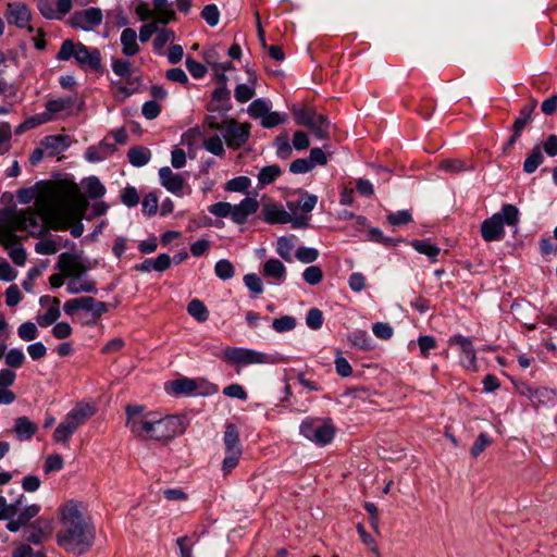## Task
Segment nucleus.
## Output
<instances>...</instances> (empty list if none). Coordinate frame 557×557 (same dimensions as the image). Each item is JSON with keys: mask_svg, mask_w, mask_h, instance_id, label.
Masks as SVG:
<instances>
[{"mask_svg": "<svg viewBox=\"0 0 557 557\" xmlns=\"http://www.w3.org/2000/svg\"><path fill=\"white\" fill-rule=\"evenodd\" d=\"M87 208L88 201L75 183H50L38 194L34 209L13 214V226L33 236L40 235L46 226L63 231L72 221L84 216Z\"/></svg>", "mask_w": 557, "mask_h": 557, "instance_id": "f257e3e1", "label": "nucleus"}, {"mask_svg": "<svg viewBox=\"0 0 557 557\" xmlns=\"http://www.w3.org/2000/svg\"><path fill=\"white\" fill-rule=\"evenodd\" d=\"M125 425L129 433L139 441H151L166 444L183 434L188 425L184 417H158L145 411L143 406L128 405L125 408Z\"/></svg>", "mask_w": 557, "mask_h": 557, "instance_id": "f03ea898", "label": "nucleus"}, {"mask_svg": "<svg viewBox=\"0 0 557 557\" xmlns=\"http://www.w3.org/2000/svg\"><path fill=\"white\" fill-rule=\"evenodd\" d=\"M59 517L58 545L74 555L86 553L94 543L95 528L83 505L69 500L60 508Z\"/></svg>", "mask_w": 557, "mask_h": 557, "instance_id": "7ed1b4c3", "label": "nucleus"}, {"mask_svg": "<svg viewBox=\"0 0 557 557\" xmlns=\"http://www.w3.org/2000/svg\"><path fill=\"white\" fill-rule=\"evenodd\" d=\"M95 413V406L83 401L77 403L55 428L53 441L58 444L67 445L71 436Z\"/></svg>", "mask_w": 557, "mask_h": 557, "instance_id": "20e7f679", "label": "nucleus"}, {"mask_svg": "<svg viewBox=\"0 0 557 557\" xmlns=\"http://www.w3.org/2000/svg\"><path fill=\"white\" fill-rule=\"evenodd\" d=\"M74 59L79 66H88L98 71L101 66V54L96 48H88L82 42L66 39L62 42L57 60L69 61Z\"/></svg>", "mask_w": 557, "mask_h": 557, "instance_id": "39448f33", "label": "nucleus"}, {"mask_svg": "<svg viewBox=\"0 0 557 557\" xmlns=\"http://www.w3.org/2000/svg\"><path fill=\"white\" fill-rule=\"evenodd\" d=\"M519 221V211L513 205H505L502 211L484 220L481 224V235L485 242H497L505 235L504 225L513 226Z\"/></svg>", "mask_w": 557, "mask_h": 557, "instance_id": "423d86ee", "label": "nucleus"}, {"mask_svg": "<svg viewBox=\"0 0 557 557\" xmlns=\"http://www.w3.org/2000/svg\"><path fill=\"white\" fill-rule=\"evenodd\" d=\"M63 310L67 315L73 317L77 311L86 312V325H96L98 320L108 312V305L103 301H97L90 296H82L70 299L64 302Z\"/></svg>", "mask_w": 557, "mask_h": 557, "instance_id": "0eeeda50", "label": "nucleus"}, {"mask_svg": "<svg viewBox=\"0 0 557 557\" xmlns=\"http://www.w3.org/2000/svg\"><path fill=\"white\" fill-rule=\"evenodd\" d=\"M335 432L336 429L329 418H307L300 424L301 435L320 446L330 444Z\"/></svg>", "mask_w": 557, "mask_h": 557, "instance_id": "6e6552de", "label": "nucleus"}, {"mask_svg": "<svg viewBox=\"0 0 557 557\" xmlns=\"http://www.w3.org/2000/svg\"><path fill=\"white\" fill-rule=\"evenodd\" d=\"M221 358L230 364L242 367L275 362V359L271 355L242 347H226Z\"/></svg>", "mask_w": 557, "mask_h": 557, "instance_id": "1a4fd4ad", "label": "nucleus"}, {"mask_svg": "<svg viewBox=\"0 0 557 557\" xmlns=\"http://www.w3.org/2000/svg\"><path fill=\"white\" fill-rule=\"evenodd\" d=\"M222 133L226 145L232 149H236L248 140L250 135V124L238 123L233 119L226 120L224 121Z\"/></svg>", "mask_w": 557, "mask_h": 557, "instance_id": "9d476101", "label": "nucleus"}, {"mask_svg": "<svg viewBox=\"0 0 557 557\" xmlns=\"http://www.w3.org/2000/svg\"><path fill=\"white\" fill-rule=\"evenodd\" d=\"M248 113L253 119H260L262 126L268 128L274 127L286 121V119L280 113L271 112L268 102L263 99L252 101L248 107Z\"/></svg>", "mask_w": 557, "mask_h": 557, "instance_id": "9b49d317", "label": "nucleus"}, {"mask_svg": "<svg viewBox=\"0 0 557 557\" xmlns=\"http://www.w3.org/2000/svg\"><path fill=\"white\" fill-rule=\"evenodd\" d=\"M57 269L66 277L73 278L82 276L89 267L83 262L79 255L63 252L59 256Z\"/></svg>", "mask_w": 557, "mask_h": 557, "instance_id": "f8f14e48", "label": "nucleus"}, {"mask_svg": "<svg viewBox=\"0 0 557 557\" xmlns=\"http://www.w3.org/2000/svg\"><path fill=\"white\" fill-rule=\"evenodd\" d=\"M102 22V12L98 8H89L75 12L69 20L74 28L88 30L91 27L100 25Z\"/></svg>", "mask_w": 557, "mask_h": 557, "instance_id": "ddd939ff", "label": "nucleus"}, {"mask_svg": "<svg viewBox=\"0 0 557 557\" xmlns=\"http://www.w3.org/2000/svg\"><path fill=\"white\" fill-rule=\"evenodd\" d=\"M5 18L10 25L25 28L29 25L32 13L25 3L10 2L7 4Z\"/></svg>", "mask_w": 557, "mask_h": 557, "instance_id": "4468645a", "label": "nucleus"}, {"mask_svg": "<svg viewBox=\"0 0 557 557\" xmlns=\"http://www.w3.org/2000/svg\"><path fill=\"white\" fill-rule=\"evenodd\" d=\"M537 106V101L532 99L528 104L523 106L512 125V135L507 143V147L513 146L521 136L523 128L532 120V113Z\"/></svg>", "mask_w": 557, "mask_h": 557, "instance_id": "2eb2a0df", "label": "nucleus"}, {"mask_svg": "<svg viewBox=\"0 0 557 557\" xmlns=\"http://www.w3.org/2000/svg\"><path fill=\"white\" fill-rule=\"evenodd\" d=\"M52 523L48 519H37L28 528L26 541L32 544H40L48 539L52 533Z\"/></svg>", "mask_w": 557, "mask_h": 557, "instance_id": "dca6fc26", "label": "nucleus"}, {"mask_svg": "<svg viewBox=\"0 0 557 557\" xmlns=\"http://www.w3.org/2000/svg\"><path fill=\"white\" fill-rule=\"evenodd\" d=\"M41 306H48L45 314L37 317V323L42 326L53 324L60 317V300L57 297L44 296L40 298Z\"/></svg>", "mask_w": 557, "mask_h": 557, "instance_id": "f3484780", "label": "nucleus"}, {"mask_svg": "<svg viewBox=\"0 0 557 557\" xmlns=\"http://www.w3.org/2000/svg\"><path fill=\"white\" fill-rule=\"evenodd\" d=\"M259 208L257 199L247 197L240 203L233 206L232 221L236 224H243L247 218L256 213Z\"/></svg>", "mask_w": 557, "mask_h": 557, "instance_id": "a211bd4d", "label": "nucleus"}, {"mask_svg": "<svg viewBox=\"0 0 557 557\" xmlns=\"http://www.w3.org/2000/svg\"><path fill=\"white\" fill-rule=\"evenodd\" d=\"M520 394L527 396L535 406L556 399V392L550 388H533L527 384L519 387Z\"/></svg>", "mask_w": 557, "mask_h": 557, "instance_id": "6ab92c4d", "label": "nucleus"}, {"mask_svg": "<svg viewBox=\"0 0 557 557\" xmlns=\"http://www.w3.org/2000/svg\"><path fill=\"white\" fill-rule=\"evenodd\" d=\"M160 181L163 187L173 194L182 191L184 180L180 174L174 173L169 166L159 170Z\"/></svg>", "mask_w": 557, "mask_h": 557, "instance_id": "aec40b11", "label": "nucleus"}, {"mask_svg": "<svg viewBox=\"0 0 557 557\" xmlns=\"http://www.w3.org/2000/svg\"><path fill=\"white\" fill-rule=\"evenodd\" d=\"M176 544L180 548L181 557H195L194 550L197 552L199 557H208V553L202 544L198 540H193L189 536H182L176 540Z\"/></svg>", "mask_w": 557, "mask_h": 557, "instance_id": "412c9836", "label": "nucleus"}, {"mask_svg": "<svg viewBox=\"0 0 557 557\" xmlns=\"http://www.w3.org/2000/svg\"><path fill=\"white\" fill-rule=\"evenodd\" d=\"M262 214L264 221L268 223H281L286 224L292 222V216L281 206L275 203H265L262 208Z\"/></svg>", "mask_w": 557, "mask_h": 557, "instance_id": "4be33fe9", "label": "nucleus"}, {"mask_svg": "<svg viewBox=\"0 0 557 557\" xmlns=\"http://www.w3.org/2000/svg\"><path fill=\"white\" fill-rule=\"evenodd\" d=\"M71 140L67 136L51 135L45 137L40 145L49 156H55L70 147Z\"/></svg>", "mask_w": 557, "mask_h": 557, "instance_id": "5701e85b", "label": "nucleus"}, {"mask_svg": "<svg viewBox=\"0 0 557 557\" xmlns=\"http://www.w3.org/2000/svg\"><path fill=\"white\" fill-rule=\"evenodd\" d=\"M152 2L156 22L166 25L170 22L175 21V11L172 9V5L168 0H152Z\"/></svg>", "mask_w": 557, "mask_h": 557, "instance_id": "b1692460", "label": "nucleus"}, {"mask_svg": "<svg viewBox=\"0 0 557 557\" xmlns=\"http://www.w3.org/2000/svg\"><path fill=\"white\" fill-rule=\"evenodd\" d=\"M223 443L226 453H243L239 433L234 424H227L225 428Z\"/></svg>", "mask_w": 557, "mask_h": 557, "instance_id": "393cba45", "label": "nucleus"}, {"mask_svg": "<svg viewBox=\"0 0 557 557\" xmlns=\"http://www.w3.org/2000/svg\"><path fill=\"white\" fill-rule=\"evenodd\" d=\"M122 52L126 57H133L140 50L137 44V34L133 28H125L121 34Z\"/></svg>", "mask_w": 557, "mask_h": 557, "instance_id": "a878e982", "label": "nucleus"}, {"mask_svg": "<svg viewBox=\"0 0 557 557\" xmlns=\"http://www.w3.org/2000/svg\"><path fill=\"white\" fill-rule=\"evenodd\" d=\"M13 431L20 441H28L37 432V425L27 417H20L15 420Z\"/></svg>", "mask_w": 557, "mask_h": 557, "instance_id": "bb28decb", "label": "nucleus"}, {"mask_svg": "<svg viewBox=\"0 0 557 557\" xmlns=\"http://www.w3.org/2000/svg\"><path fill=\"white\" fill-rule=\"evenodd\" d=\"M66 290L70 294L95 293L97 292L96 282L91 278L73 277L66 284Z\"/></svg>", "mask_w": 557, "mask_h": 557, "instance_id": "cd10ccee", "label": "nucleus"}, {"mask_svg": "<svg viewBox=\"0 0 557 557\" xmlns=\"http://www.w3.org/2000/svg\"><path fill=\"white\" fill-rule=\"evenodd\" d=\"M307 127L313 133V135L317 138L325 140L330 137V131L332 125L330 120L325 115L318 114V116H315V119L312 120V122Z\"/></svg>", "mask_w": 557, "mask_h": 557, "instance_id": "c85d7f7f", "label": "nucleus"}, {"mask_svg": "<svg viewBox=\"0 0 557 557\" xmlns=\"http://www.w3.org/2000/svg\"><path fill=\"white\" fill-rule=\"evenodd\" d=\"M112 70L117 76L126 78V84H140L139 77H132L133 71L129 61L123 59H114L112 61Z\"/></svg>", "mask_w": 557, "mask_h": 557, "instance_id": "c756f323", "label": "nucleus"}, {"mask_svg": "<svg viewBox=\"0 0 557 557\" xmlns=\"http://www.w3.org/2000/svg\"><path fill=\"white\" fill-rule=\"evenodd\" d=\"M449 344L459 346L469 364H474L476 356L472 343L468 337L462 335H455L449 339Z\"/></svg>", "mask_w": 557, "mask_h": 557, "instance_id": "7c9ffc66", "label": "nucleus"}, {"mask_svg": "<svg viewBox=\"0 0 557 557\" xmlns=\"http://www.w3.org/2000/svg\"><path fill=\"white\" fill-rule=\"evenodd\" d=\"M263 275L268 277L275 278L277 281H283L286 275V268L282 261L278 259H269L263 264Z\"/></svg>", "mask_w": 557, "mask_h": 557, "instance_id": "2f4dec72", "label": "nucleus"}, {"mask_svg": "<svg viewBox=\"0 0 557 557\" xmlns=\"http://www.w3.org/2000/svg\"><path fill=\"white\" fill-rule=\"evenodd\" d=\"M543 161L544 157L542 154L541 148L539 145H536L524 160L523 171L528 174H531L536 171Z\"/></svg>", "mask_w": 557, "mask_h": 557, "instance_id": "473e14b6", "label": "nucleus"}, {"mask_svg": "<svg viewBox=\"0 0 557 557\" xmlns=\"http://www.w3.org/2000/svg\"><path fill=\"white\" fill-rule=\"evenodd\" d=\"M74 99L72 97L59 98L49 100L46 103V114H49L51 117L53 114L65 111L73 107Z\"/></svg>", "mask_w": 557, "mask_h": 557, "instance_id": "72a5a7b5", "label": "nucleus"}, {"mask_svg": "<svg viewBox=\"0 0 557 557\" xmlns=\"http://www.w3.org/2000/svg\"><path fill=\"white\" fill-rule=\"evenodd\" d=\"M282 173V170L278 165H268L260 170L258 174V184L259 186H265L273 183Z\"/></svg>", "mask_w": 557, "mask_h": 557, "instance_id": "f704fd0d", "label": "nucleus"}, {"mask_svg": "<svg viewBox=\"0 0 557 557\" xmlns=\"http://www.w3.org/2000/svg\"><path fill=\"white\" fill-rule=\"evenodd\" d=\"M440 169L445 172L457 174L466 171H473L474 166L471 164L468 165L459 159H446L441 162Z\"/></svg>", "mask_w": 557, "mask_h": 557, "instance_id": "c9c22d12", "label": "nucleus"}, {"mask_svg": "<svg viewBox=\"0 0 557 557\" xmlns=\"http://www.w3.org/2000/svg\"><path fill=\"white\" fill-rule=\"evenodd\" d=\"M187 312L198 322H206L209 318V311L207 307L199 299H193L188 304Z\"/></svg>", "mask_w": 557, "mask_h": 557, "instance_id": "e433bc0d", "label": "nucleus"}, {"mask_svg": "<svg viewBox=\"0 0 557 557\" xmlns=\"http://www.w3.org/2000/svg\"><path fill=\"white\" fill-rule=\"evenodd\" d=\"M128 161L134 166H143L150 160V152L143 147H134L128 150Z\"/></svg>", "mask_w": 557, "mask_h": 557, "instance_id": "4c0bfd02", "label": "nucleus"}, {"mask_svg": "<svg viewBox=\"0 0 557 557\" xmlns=\"http://www.w3.org/2000/svg\"><path fill=\"white\" fill-rule=\"evenodd\" d=\"M14 231L16 230L13 226L12 220L9 227L0 228V245H2L7 250L20 244Z\"/></svg>", "mask_w": 557, "mask_h": 557, "instance_id": "58836bf2", "label": "nucleus"}, {"mask_svg": "<svg viewBox=\"0 0 557 557\" xmlns=\"http://www.w3.org/2000/svg\"><path fill=\"white\" fill-rule=\"evenodd\" d=\"M173 393L175 394H191L196 391L197 384L191 379H178L171 383Z\"/></svg>", "mask_w": 557, "mask_h": 557, "instance_id": "ea45409f", "label": "nucleus"}, {"mask_svg": "<svg viewBox=\"0 0 557 557\" xmlns=\"http://www.w3.org/2000/svg\"><path fill=\"white\" fill-rule=\"evenodd\" d=\"M411 246L420 253L428 256L431 259H435L440 253V248L436 245L431 244L426 240H413Z\"/></svg>", "mask_w": 557, "mask_h": 557, "instance_id": "a19ab883", "label": "nucleus"}, {"mask_svg": "<svg viewBox=\"0 0 557 557\" xmlns=\"http://www.w3.org/2000/svg\"><path fill=\"white\" fill-rule=\"evenodd\" d=\"M293 114L297 124L308 126L312 122V120H314L315 116H318L319 113L311 109L294 107Z\"/></svg>", "mask_w": 557, "mask_h": 557, "instance_id": "79ce46f5", "label": "nucleus"}, {"mask_svg": "<svg viewBox=\"0 0 557 557\" xmlns=\"http://www.w3.org/2000/svg\"><path fill=\"white\" fill-rule=\"evenodd\" d=\"M348 339L352 346L360 349L369 350L372 348L371 341L366 331H355L349 334Z\"/></svg>", "mask_w": 557, "mask_h": 557, "instance_id": "37998d69", "label": "nucleus"}, {"mask_svg": "<svg viewBox=\"0 0 557 557\" xmlns=\"http://www.w3.org/2000/svg\"><path fill=\"white\" fill-rule=\"evenodd\" d=\"M17 334L22 341L30 342L37 338L38 329L35 323L25 322L18 326Z\"/></svg>", "mask_w": 557, "mask_h": 557, "instance_id": "c03bdc74", "label": "nucleus"}, {"mask_svg": "<svg viewBox=\"0 0 557 557\" xmlns=\"http://www.w3.org/2000/svg\"><path fill=\"white\" fill-rule=\"evenodd\" d=\"M272 326L277 333L288 332L295 329L296 319L292 315H283L278 319H274Z\"/></svg>", "mask_w": 557, "mask_h": 557, "instance_id": "a18cd8bd", "label": "nucleus"}, {"mask_svg": "<svg viewBox=\"0 0 557 557\" xmlns=\"http://www.w3.org/2000/svg\"><path fill=\"white\" fill-rule=\"evenodd\" d=\"M203 147L207 151L219 157L223 156L225 151L223 147V141L218 135L205 139Z\"/></svg>", "mask_w": 557, "mask_h": 557, "instance_id": "49530a36", "label": "nucleus"}, {"mask_svg": "<svg viewBox=\"0 0 557 557\" xmlns=\"http://www.w3.org/2000/svg\"><path fill=\"white\" fill-rule=\"evenodd\" d=\"M276 154L282 159H288L292 156L293 149L289 144L288 136L281 135L275 139Z\"/></svg>", "mask_w": 557, "mask_h": 557, "instance_id": "de8ad7c7", "label": "nucleus"}, {"mask_svg": "<svg viewBox=\"0 0 557 557\" xmlns=\"http://www.w3.org/2000/svg\"><path fill=\"white\" fill-rule=\"evenodd\" d=\"M214 271H215V274L221 280H230V278H232L234 276V267L226 259L219 260L215 263Z\"/></svg>", "mask_w": 557, "mask_h": 557, "instance_id": "09e8293b", "label": "nucleus"}, {"mask_svg": "<svg viewBox=\"0 0 557 557\" xmlns=\"http://www.w3.org/2000/svg\"><path fill=\"white\" fill-rule=\"evenodd\" d=\"M201 17L209 26H216L220 21V11L215 4H208L202 9Z\"/></svg>", "mask_w": 557, "mask_h": 557, "instance_id": "8fccbe9b", "label": "nucleus"}, {"mask_svg": "<svg viewBox=\"0 0 557 557\" xmlns=\"http://www.w3.org/2000/svg\"><path fill=\"white\" fill-rule=\"evenodd\" d=\"M243 453H226L222 461V472L224 475L230 474L239 463Z\"/></svg>", "mask_w": 557, "mask_h": 557, "instance_id": "3c124183", "label": "nucleus"}, {"mask_svg": "<svg viewBox=\"0 0 557 557\" xmlns=\"http://www.w3.org/2000/svg\"><path fill=\"white\" fill-rule=\"evenodd\" d=\"M64 467V460L61 455L52 454L48 455L45 460L44 470L45 473H50L53 471H60Z\"/></svg>", "mask_w": 557, "mask_h": 557, "instance_id": "603ef678", "label": "nucleus"}, {"mask_svg": "<svg viewBox=\"0 0 557 557\" xmlns=\"http://www.w3.org/2000/svg\"><path fill=\"white\" fill-rule=\"evenodd\" d=\"M492 444V440L486 433L479 434L478 438L473 443L470 454L472 458H476L479 455H481L484 449Z\"/></svg>", "mask_w": 557, "mask_h": 557, "instance_id": "864d4df0", "label": "nucleus"}, {"mask_svg": "<svg viewBox=\"0 0 557 557\" xmlns=\"http://www.w3.org/2000/svg\"><path fill=\"white\" fill-rule=\"evenodd\" d=\"M304 280L310 285L319 284L323 278V272L318 265H310L302 273Z\"/></svg>", "mask_w": 557, "mask_h": 557, "instance_id": "5fc2aeb1", "label": "nucleus"}, {"mask_svg": "<svg viewBox=\"0 0 557 557\" xmlns=\"http://www.w3.org/2000/svg\"><path fill=\"white\" fill-rule=\"evenodd\" d=\"M87 194L90 198H100L104 195L106 188L97 177H89L86 184Z\"/></svg>", "mask_w": 557, "mask_h": 557, "instance_id": "6e6d98bb", "label": "nucleus"}, {"mask_svg": "<svg viewBox=\"0 0 557 557\" xmlns=\"http://www.w3.org/2000/svg\"><path fill=\"white\" fill-rule=\"evenodd\" d=\"M294 248V244L292 242V239L287 238V237H280L277 239V245H276V252L286 261H290L292 260V250Z\"/></svg>", "mask_w": 557, "mask_h": 557, "instance_id": "4d7b16f0", "label": "nucleus"}, {"mask_svg": "<svg viewBox=\"0 0 557 557\" xmlns=\"http://www.w3.org/2000/svg\"><path fill=\"white\" fill-rule=\"evenodd\" d=\"M25 362V356L18 348L9 350L5 355V363L11 368H20Z\"/></svg>", "mask_w": 557, "mask_h": 557, "instance_id": "13d9d810", "label": "nucleus"}, {"mask_svg": "<svg viewBox=\"0 0 557 557\" xmlns=\"http://www.w3.org/2000/svg\"><path fill=\"white\" fill-rule=\"evenodd\" d=\"M175 39V34L173 30L168 28H162L158 30V35L153 39V46L157 50L162 49L168 42H172Z\"/></svg>", "mask_w": 557, "mask_h": 557, "instance_id": "bf43d9fd", "label": "nucleus"}, {"mask_svg": "<svg viewBox=\"0 0 557 557\" xmlns=\"http://www.w3.org/2000/svg\"><path fill=\"white\" fill-rule=\"evenodd\" d=\"M306 323L311 330H319L323 324L322 311L318 308H312L308 311Z\"/></svg>", "mask_w": 557, "mask_h": 557, "instance_id": "052dcab7", "label": "nucleus"}, {"mask_svg": "<svg viewBox=\"0 0 557 557\" xmlns=\"http://www.w3.org/2000/svg\"><path fill=\"white\" fill-rule=\"evenodd\" d=\"M58 250V243L53 239H42L35 245V251L40 255H54Z\"/></svg>", "mask_w": 557, "mask_h": 557, "instance_id": "680f3d73", "label": "nucleus"}, {"mask_svg": "<svg viewBox=\"0 0 557 557\" xmlns=\"http://www.w3.org/2000/svg\"><path fill=\"white\" fill-rule=\"evenodd\" d=\"M318 197L315 195H308L306 194V197L304 201L295 203V202H288L289 210H295L297 207H300L302 212L308 213L311 212L314 207L317 206Z\"/></svg>", "mask_w": 557, "mask_h": 557, "instance_id": "e2e57ef3", "label": "nucleus"}, {"mask_svg": "<svg viewBox=\"0 0 557 557\" xmlns=\"http://www.w3.org/2000/svg\"><path fill=\"white\" fill-rule=\"evenodd\" d=\"M244 283L247 286V288L256 295H259L263 292L262 281L255 273L246 274L244 276Z\"/></svg>", "mask_w": 557, "mask_h": 557, "instance_id": "0e129e2a", "label": "nucleus"}, {"mask_svg": "<svg viewBox=\"0 0 557 557\" xmlns=\"http://www.w3.org/2000/svg\"><path fill=\"white\" fill-rule=\"evenodd\" d=\"M319 257V252L314 248L300 247L296 251V258L302 263H312Z\"/></svg>", "mask_w": 557, "mask_h": 557, "instance_id": "69168bd1", "label": "nucleus"}, {"mask_svg": "<svg viewBox=\"0 0 557 557\" xmlns=\"http://www.w3.org/2000/svg\"><path fill=\"white\" fill-rule=\"evenodd\" d=\"M255 95V87L240 84L235 89V98L238 102L245 103L249 101Z\"/></svg>", "mask_w": 557, "mask_h": 557, "instance_id": "338daca9", "label": "nucleus"}, {"mask_svg": "<svg viewBox=\"0 0 557 557\" xmlns=\"http://www.w3.org/2000/svg\"><path fill=\"white\" fill-rule=\"evenodd\" d=\"M250 186V178L247 176H238L227 182L226 190L245 191Z\"/></svg>", "mask_w": 557, "mask_h": 557, "instance_id": "774afa93", "label": "nucleus"}]
</instances>
